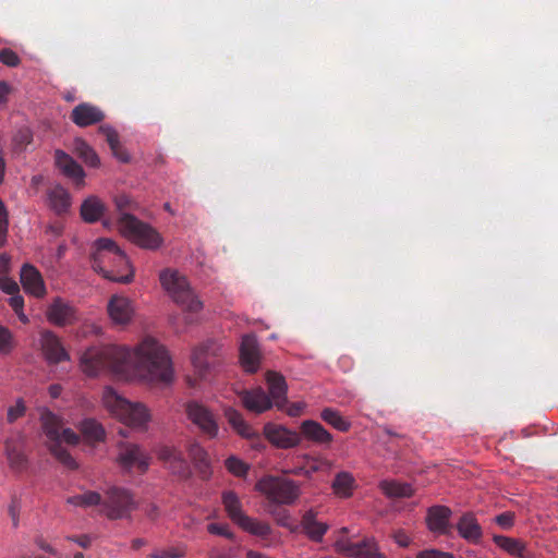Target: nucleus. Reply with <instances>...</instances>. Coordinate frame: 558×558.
<instances>
[{"label":"nucleus","instance_id":"obj_1","mask_svg":"<svg viewBox=\"0 0 558 558\" xmlns=\"http://www.w3.org/2000/svg\"><path fill=\"white\" fill-rule=\"evenodd\" d=\"M81 368L87 376L102 371L125 375L131 368L151 383L170 384L173 369L166 349L154 338H144L133 350L119 345L87 349L81 357Z\"/></svg>","mask_w":558,"mask_h":558},{"label":"nucleus","instance_id":"obj_2","mask_svg":"<svg viewBox=\"0 0 558 558\" xmlns=\"http://www.w3.org/2000/svg\"><path fill=\"white\" fill-rule=\"evenodd\" d=\"M95 246L92 254V268L95 271L116 282L129 283L133 280L130 260L116 242L101 238L95 242Z\"/></svg>","mask_w":558,"mask_h":558},{"label":"nucleus","instance_id":"obj_3","mask_svg":"<svg viewBox=\"0 0 558 558\" xmlns=\"http://www.w3.org/2000/svg\"><path fill=\"white\" fill-rule=\"evenodd\" d=\"M40 423L43 432L47 438L50 452L56 459L70 470H75L77 463L74 458L62 447V442L76 445L78 435L71 428H64L61 418L49 410H45L40 414Z\"/></svg>","mask_w":558,"mask_h":558},{"label":"nucleus","instance_id":"obj_4","mask_svg":"<svg viewBox=\"0 0 558 558\" xmlns=\"http://www.w3.org/2000/svg\"><path fill=\"white\" fill-rule=\"evenodd\" d=\"M114 201L117 208L121 211L118 223L123 235L141 247L148 250L158 248L162 242L160 234L149 225L142 222L133 215L123 213V210L131 205L130 197L119 195Z\"/></svg>","mask_w":558,"mask_h":558},{"label":"nucleus","instance_id":"obj_5","mask_svg":"<svg viewBox=\"0 0 558 558\" xmlns=\"http://www.w3.org/2000/svg\"><path fill=\"white\" fill-rule=\"evenodd\" d=\"M159 279L162 288L183 311L198 313L203 308L202 301L179 271L165 269L160 272Z\"/></svg>","mask_w":558,"mask_h":558},{"label":"nucleus","instance_id":"obj_6","mask_svg":"<svg viewBox=\"0 0 558 558\" xmlns=\"http://www.w3.org/2000/svg\"><path fill=\"white\" fill-rule=\"evenodd\" d=\"M255 490L276 506L292 505L301 495V487L298 482L275 475H265L258 480L255 484Z\"/></svg>","mask_w":558,"mask_h":558},{"label":"nucleus","instance_id":"obj_7","mask_svg":"<svg viewBox=\"0 0 558 558\" xmlns=\"http://www.w3.org/2000/svg\"><path fill=\"white\" fill-rule=\"evenodd\" d=\"M102 402L111 414L126 425L142 427L149 420V413L145 405L125 400L112 388L105 389Z\"/></svg>","mask_w":558,"mask_h":558},{"label":"nucleus","instance_id":"obj_8","mask_svg":"<svg viewBox=\"0 0 558 558\" xmlns=\"http://www.w3.org/2000/svg\"><path fill=\"white\" fill-rule=\"evenodd\" d=\"M222 504L228 517L245 532L260 537H267L271 533L268 523L253 519L243 512L241 501L234 492H225Z\"/></svg>","mask_w":558,"mask_h":558},{"label":"nucleus","instance_id":"obj_9","mask_svg":"<svg viewBox=\"0 0 558 558\" xmlns=\"http://www.w3.org/2000/svg\"><path fill=\"white\" fill-rule=\"evenodd\" d=\"M137 507L132 494L124 488L110 487L101 498L100 512L110 520L130 518Z\"/></svg>","mask_w":558,"mask_h":558},{"label":"nucleus","instance_id":"obj_10","mask_svg":"<svg viewBox=\"0 0 558 558\" xmlns=\"http://www.w3.org/2000/svg\"><path fill=\"white\" fill-rule=\"evenodd\" d=\"M187 418L209 439L218 436L219 425L216 415L203 403L192 400L185 403Z\"/></svg>","mask_w":558,"mask_h":558},{"label":"nucleus","instance_id":"obj_11","mask_svg":"<svg viewBox=\"0 0 558 558\" xmlns=\"http://www.w3.org/2000/svg\"><path fill=\"white\" fill-rule=\"evenodd\" d=\"M46 317L51 324L64 327L78 322V312L73 304L57 296L47 307Z\"/></svg>","mask_w":558,"mask_h":558},{"label":"nucleus","instance_id":"obj_12","mask_svg":"<svg viewBox=\"0 0 558 558\" xmlns=\"http://www.w3.org/2000/svg\"><path fill=\"white\" fill-rule=\"evenodd\" d=\"M149 460V456L140 446L130 442L120 445L117 461L123 469L135 468L141 473H145L148 470Z\"/></svg>","mask_w":558,"mask_h":558},{"label":"nucleus","instance_id":"obj_13","mask_svg":"<svg viewBox=\"0 0 558 558\" xmlns=\"http://www.w3.org/2000/svg\"><path fill=\"white\" fill-rule=\"evenodd\" d=\"M335 549L337 553L354 558H385L373 539L359 543L339 539L335 543Z\"/></svg>","mask_w":558,"mask_h":558},{"label":"nucleus","instance_id":"obj_14","mask_svg":"<svg viewBox=\"0 0 558 558\" xmlns=\"http://www.w3.org/2000/svg\"><path fill=\"white\" fill-rule=\"evenodd\" d=\"M219 347L209 340L197 347L192 354V363L201 378H205L209 371L216 365Z\"/></svg>","mask_w":558,"mask_h":558},{"label":"nucleus","instance_id":"obj_15","mask_svg":"<svg viewBox=\"0 0 558 558\" xmlns=\"http://www.w3.org/2000/svg\"><path fill=\"white\" fill-rule=\"evenodd\" d=\"M265 437L274 446L282 449L293 448L300 445L301 435L282 425L268 423L264 426Z\"/></svg>","mask_w":558,"mask_h":558},{"label":"nucleus","instance_id":"obj_16","mask_svg":"<svg viewBox=\"0 0 558 558\" xmlns=\"http://www.w3.org/2000/svg\"><path fill=\"white\" fill-rule=\"evenodd\" d=\"M157 456L173 474L181 477H187L190 475L189 463L183 458V453L175 447L167 445L160 446L157 450Z\"/></svg>","mask_w":558,"mask_h":558},{"label":"nucleus","instance_id":"obj_17","mask_svg":"<svg viewBox=\"0 0 558 558\" xmlns=\"http://www.w3.org/2000/svg\"><path fill=\"white\" fill-rule=\"evenodd\" d=\"M40 344L46 360L51 364H57L70 359L59 337L50 330L41 332Z\"/></svg>","mask_w":558,"mask_h":558},{"label":"nucleus","instance_id":"obj_18","mask_svg":"<svg viewBox=\"0 0 558 558\" xmlns=\"http://www.w3.org/2000/svg\"><path fill=\"white\" fill-rule=\"evenodd\" d=\"M104 111L89 102H82L75 106L71 112V120L80 128L97 124L105 119Z\"/></svg>","mask_w":558,"mask_h":558},{"label":"nucleus","instance_id":"obj_19","mask_svg":"<svg viewBox=\"0 0 558 558\" xmlns=\"http://www.w3.org/2000/svg\"><path fill=\"white\" fill-rule=\"evenodd\" d=\"M240 399L246 410L256 414L264 413L265 411L271 409L274 404L270 397L262 387H256L251 390H243L240 393Z\"/></svg>","mask_w":558,"mask_h":558},{"label":"nucleus","instance_id":"obj_20","mask_svg":"<svg viewBox=\"0 0 558 558\" xmlns=\"http://www.w3.org/2000/svg\"><path fill=\"white\" fill-rule=\"evenodd\" d=\"M452 511L446 506H433L427 512V525L430 531L441 534L450 535L453 526L450 523Z\"/></svg>","mask_w":558,"mask_h":558},{"label":"nucleus","instance_id":"obj_21","mask_svg":"<svg viewBox=\"0 0 558 558\" xmlns=\"http://www.w3.org/2000/svg\"><path fill=\"white\" fill-rule=\"evenodd\" d=\"M108 314L114 324L126 325L133 317L134 307L128 298L113 295L108 303Z\"/></svg>","mask_w":558,"mask_h":558},{"label":"nucleus","instance_id":"obj_22","mask_svg":"<svg viewBox=\"0 0 558 558\" xmlns=\"http://www.w3.org/2000/svg\"><path fill=\"white\" fill-rule=\"evenodd\" d=\"M240 360L243 368L248 373H255L259 366V352L255 336L242 337L240 347Z\"/></svg>","mask_w":558,"mask_h":558},{"label":"nucleus","instance_id":"obj_23","mask_svg":"<svg viewBox=\"0 0 558 558\" xmlns=\"http://www.w3.org/2000/svg\"><path fill=\"white\" fill-rule=\"evenodd\" d=\"M266 381L269 389L268 396L270 397L272 403L277 407L278 410H284L288 403V386L284 377L279 373L269 371L266 373Z\"/></svg>","mask_w":558,"mask_h":558},{"label":"nucleus","instance_id":"obj_24","mask_svg":"<svg viewBox=\"0 0 558 558\" xmlns=\"http://www.w3.org/2000/svg\"><path fill=\"white\" fill-rule=\"evenodd\" d=\"M21 283L24 290L36 298L46 294V287L40 272L31 264H24L21 269Z\"/></svg>","mask_w":558,"mask_h":558},{"label":"nucleus","instance_id":"obj_25","mask_svg":"<svg viewBox=\"0 0 558 558\" xmlns=\"http://www.w3.org/2000/svg\"><path fill=\"white\" fill-rule=\"evenodd\" d=\"M56 165L65 177L73 180L76 186L84 185L85 172L70 155L62 150H57Z\"/></svg>","mask_w":558,"mask_h":558},{"label":"nucleus","instance_id":"obj_26","mask_svg":"<svg viewBox=\"0 0 558 558\" xmlns=\"http://www.w3.org/2000/svg\"><path fill=\"white\" fill-rule=\"evenodd\" d=\"M457 531L459 535L472 544H478L483 536V531L472 512L462 514L457 522Z\"/></svg>","mask_w":558,"mask_h":558},{"label":"nucleus","instance_id":"obj_27","mask_svg":"<svg viewBox=\"0 0 558 558\" xmlns=\"http://www.w3.org/2000/svg\"><path fill=\"white\" fill-rule=\"evenodd\" d=\"M301 438L313 441L317 445L329 446L332 442V435L318 422L313 420H306L302 422L301 426Z\"/></svg>","mask_w":558,"mask_h":558},{"label":"nucleus","instance_id":"obj_28","mask_svg":"<svg viewBox=\"0 0 558 558\" xmlns=\"http://www.w3.org/2000/svg\"><path fill=\"white\" fill-rule=\"evenodd\" d=\"M5 456L9 465L14 471H22L26 466V457L23 451V439L21 436L10 437L4 442Z\"/></svg>","mask_w":558,"mask_h":558},{"label":"nucleus","instance_id":"obj_29","mask_svg":"<svg viewBox=\"0 0 558 558\" xmlns=\"http://www.w3.org/2000/svg\"><path fill=\"white\" fill-rule=\"evenodd\" d=\"M316 517L317 514L314 510L306 511L302 517L301 527L310 539L322 542L329 526L327 523L318 521Z\"/></svg>","mask_w":558,"mask_h":558},{"label":"nucleus","instance_id":"obj_30","mask_svg":"<svg viewBox=\"0 0 558 558\" xmlns=\"http://www.w3.org/2000/svg\"><path fill=\"white\" fill-rule=\"evenodd\" d=\"M106 211L104 202L97 196H88L81 205L80 214L87 223L99 221Z\"/></svg>","mask_w":558,"mask_h":558},{"label":"nucleus","instance_id":"obj_31","mask_svg":"<svg viewBox=\"0 0 558 558\" xmlns=\"http://www.w3.org/2000/svg\"><path fill=\"white\" fill-rule=\"evenodd\" d=\"M49 207L57 215H63L68 213L71 207V195L61 185H56L48 192Z\"/></svg>","mask_w":558,"mask_h":558},{"label":"nucleus","instance_id":"obj_32","mask_svg":"<svg viewBox=\"0 0 558 558\" xmlns=\"http://www.w3.org/2000/svg\"><path fill=\"white\" fill-rule=\"evenodd\" d=\"M225 416L230 424V426L240 436L251 439L257 437V433L253 429V427L243 418V415L233 408H227L225 410Z\"/></svg>","mask_w":558,"mask_h":558},{"label":"nucleus","instance_id":"obj_33","mask_svg":"<svg viewBox=\"0 0 558 558\" xmlns=\"http://www.w3.org/2000/svg\"><path fill=\"white\" fill-rule=\"evenodd\" d=\"M98 132L101 133L113 154V156L122 162H129L130 156L126 150L122 147L119 140V134L110 125H100Z\"/></svg>","mask_w":558,"mask_h":558},{"label":"nucleus","instance_id":"obj_34","mask_svg":"<svg viewBox=\"0 0 558 558\" xmlns=\"http://www.w3.org/2000/svg\"><path fill=\"white\" fill-rule=\"evenodd\" d=\"M98 132L101 133L113 154V156L122 162H129L130 156L126 150L122 147L119 140V134L110 125H100Z\"/></svg>","mask_w":558,"mask_h":558},{"label":"nucleus","instance_id":"obj_35","mask_svg":"<svg viewBox=\"0 0 558 558\" xmlns=\"http://www.w3.org/2000/svg\"><path fill=\"white\" fill-rule=\"evenodd\" d=\"M379 487L389 498H408L414 494V489L410 484L398 481H383Z\"/></svg>","mask_w":558,"mask_h":558},{"label":"nucleus","instance_id":"obj_36","mask_svg":"<svg viewBox=\"0 0 558 558\" xmlns=\"http://www.w3.org/2000/svg\"><path fill=\"white\" fill-rule=\"evenodd\" d=\"M80 430L88 442L104 441L106 437L105 428L94 418H85L80 424Z\"/></svg>","mask_w":558,"mask_h":558},{"label":"nucleus","instance_id":"obj_37","mask_svg":"<svg viewBox=\"0 0 558 558\" xmlns=\"http://www.w3.org/2000/svg\"><path fill=\"white\" fill-rule=\"evenodd\" d=\"M187 451L190 458L195 464V468L203 474V476H207L210 462L206 450L198 442H192L190 444Z\"/></svg>","mask_w":558,"mask_h":558},{"label":"nucleus","instance_id":"obj_38","mask_svg":"<svg viewBox=\"0 0 558 558\" xmlns=\"http://www.w3.org/2000/svg\"><path fill=\"white\" fill-rule=\"evenodd\" d=\"M493 541L498 547L510 555L518 557H524L525 555V544L517 538H511L504 535H494Z\"/></svg>","mask_w":558,"mask_h":558},{"label":"nucleus","instance_id":"obj_39","mask_svg":"<svg viewBox=\"0 0 558 558\" xmlns=\"http://www.w3.org/2000/svg\"><path fill=\"white\" fill-rule=\"evenodd\" d=\"M353 485V476L348 472H340L332 482V489L336 495L347 498L352 495Z\"/></svg>","mask_w":558,"mask_h":558},{"label":"nucleus","instance_id":"obj_40","mask_svg":"<svg viewBox=\"0 0 558 558\" xmlns=\"http://www.w3.org/2000/svg\"><path fill=\"white\" fill-rule=\"evenodd\" d=\"M320 417L333 428L340 432H348L351 428V423L345 420L339 411L331 408H326L322 411Z\"/></svg>","mask_w":558,"mask_h":558},{"label":"nucleus","instance_id":"obj_41","mask_svg":"<svg viewBox=\"0 0 558 558\" xmlns=\"http://www.w3.org/2000/svg\"><path fill=\"white\" fill-rule=\"evenodd\" d=\"M68 504L76 506V507H92V506H100L101 504V495L96 492H85L84 494L75 495L68 498Z\"/></svg>","mask_w":558,"mask_h":558},{"label":"nucleus","instance_id":"obj_42","mask_svg":"<svg viewBox=\"0 0 558 558\" xmlns=\"http://www.w3.org/2000/svg\"><path fill=\"white\" fill-rule=\"evenodd\" d=\"M76 153L83 161L89 167H98L100 163L99 157L96 151L85 142L80 141L76 143Z\"/></svg>","mask_w":558,"mask_h":558},{"label":"nucleus","instance_id":"obj_43","mask_svg":"<svg viewBox=\"0 0 558 558\" xmlns=\"http://www.w3.org/2000/svg\"><path fill=\"white\" fill-rule=\"evenodd\" d=\"M15 347V341L9 328L0 325V354H10Z\"/></svg>","mask_w":558,"mask_h":558},{"label":"nucleus","instance_id":"obj_44","mask_svg":"<svg viewBox=\"0 0 558 558\" xmlns=\"http://www.w3.org/2000/svg\"><path fill=\"white\" fill-rule=\"evenodd\" d=\"M226 468L235 476H244L248 471V465L235 457L226 460Z\"/></svg>","mask_w":558,"mask_h":558},{"label":"nucleus","instance_id":"obj_45","mask_svg":"<svg viewBox=\"0 0 558 558\" xmlns=\"http://www.w3.org/2000/svg\"><path fill=\"white\" fill-rule=\"evenodd\" d=\"M21 508H22L21 498L16 495H13L11 497V501L8 507V512H9V515L12 520V524L14 527H16L19 525Z\"/></svg>","mask_w":558,"mask_h":558},{"label":"nucleus","instance_id":"obj_46","mask_svg":"<svg viewBox=\"0 0 558 558\" xmlns=\"http://www.w3.org/2000/svg\"><path fill=\"white\" fill-rule=\"evenodd\" d=\"M0 62L4 65L15 68L20 64L21 59L12 49L3 48L0 50Z\"/></svg>","mask_w":558,"mask_h":558},{"label":"nucleus","instance_id":"obj_47","mask_svg":"<svg viewBox=\"0 0 558 558\" xmlns=\"http://www.w3.org/2000/svg\"><path fill=\"white\" fill-rule=\"evenodd\" d=\"M26 407L22 399H19L15 405L8 409L7 420L9 423H14L17 418L25 414Z\"/></svg>","mask_w":558,"mask_h":558},{"label":"nucleus","instance_id":"obj_48","mask_svg":"<svg viewBox=\"0 0 558 558\" xmlns=\"http://www.w3.org/2000/svg\"><path fill=\"white\" fill-rule=\"evenodd\" d=\"M210 534L220 535L229 539L234 538V534L230 531L227 524L210 523L207 526Z\"/></svg>","mask_w":558,"mask_h":558},{"label":"nucleus","instance_id":"obj_49","mask_svg":"<svg viewBox=\"0 0 558 558\" xmlns=\"http://www.w3.org/2000/svg\"><path fill=\"white\" fill-rule=\"evenodd\" d=\"M0 289L9 295L20 292V288L16 281H14L12 278H9L8 276L0 277Z\"/></svg>","mask_w":558,"mask_h":558},{"label":"nucleus","instance_id":"obj_50","mask_svg":"<svg viewBox=\"0 0 558 558\" xmlns=\"http://www.w3.org/2000/svg\"><path fill=\"white\" fill-rule=\"evenodd\" d=\"M317 471V466L313 465L311 469L304 466H295L290 469H283L282 473L286 475H305L310 477L313 472Z\"/></svg>","mask_w":558,"mask_h":558},{"label":"nucleus","instance_id":"obj_51","mask_svg":"<svg viewBox=\"0 0 558 558\" xmlns=\"http://www.w3.org/2000/svg\"><path fill=\"white\" fill-rule=\"evenodd\" d=\"M514 517L511 512H504L495 518V522L502 529L507 530L513 525Z\"/></svg>","mask_w":558,"mask_h":558},{"label":"nucleus","instance_id":"obj_52","mask_svg":"<svg viewBox=\"0 0 558 558\" xmlns=\"http://www.w3.org/2000/svg\"><path fill=\"white\" fill-rule=\"evenodd\" d=\"M9 304L15 313H19L24 307V299L20 294V292L16 294H11V298L9 299Z\"/></svg>","mask_w":558,"mask_h":558},{"label":"nucleus","instance_id":"obj_53","mask_svg":"<svg viewBox=\"0 0 558 558\" xmlns=\"http://www.w3.org/2000/svg\"><path fill=\"white\" fill-rule=\"evenodd\" d=\"M271 514L275 517L279 525L286 527L289 526L290 515L287 510L271 511Z\"/></svg>","mask_w":558,"mask_h":558},{"label":"nucleus","instance_id":"obj_54","mask_svg":"<svg viewBox=\"0 0 558 558\" xmlns=\"http://www.w3.org/2000/svg\"><path fill=\"white\" fill-rule=\"evenodd\" d=\"M180 556H181L180 553L174 551L173 549H170V550L155 551L151 555H149L147 558H179Z\"/></svg>","mask_w":558,"mask_h":558},{"label":"nucleus","instance_id":"obj_55","mask_svg":"<svg viewBox=\"0 0 558 558\" xmlns=\"http://www.w3.org/2000/svg\"><path fill=\"white\" fill-rule=\"evenodd\" d=\"M305 408V404L302 403V402H294L292 404H290L288 408H287V414L289 416H292V417H295V416H299L301 415V413L303 412Z\"/></svg>","mask_w":558,"mask_h":558},{"label":"nucleus","instance_id":"obj_56","mask_svg":"<svg viewBox=\"0 0 558 558\" xmlns=\"http://www.w3.org/2000/svg\"><path fill=\"white\" fill-rule=\"evenodd\" d=\"M10 271V257L7 254L0 255V277L8 276Z\"/></svg>","mask_w":558,"mask_h":558},{"label":"nucleus","instance_id":"obj_57","mask_svg":"<svg viewBox=\"0 0 558 558\" xmlns=\"http://www.w3.org/2000/svg\"><path fill=\"white\" fill-rule=\"evenodd\" d=\"M69 541L76 543L83 548H87L90 546L92 539L88 535H80V536H70Z\"/></svg>","mask_w":558,"mask_h":558},{"label":"nucleus","instance_id":"obj_58","mask_svg":"<svg viewBox=\"0 0 558 558\" xmlns=\"http://www.w3.org/2000/svg\"><path fill=\"white\" fill-rule=\"evenodd\" d=\"M35 543L40 549L45 550L46 553H49L53 556H59V553L52 546H50L43 537H37Z\"/></svg>","mask_w":558,"mask_h":558},{"label":"nucleus","instance_id":"obj_59","mask_svg":"<svg viewBox=\"0 0 558 558\" xmlns=\"http://www.w3.org/2000/svg\"><path fill=\"white\" fill-rule=\"evenodd\" d=\"M395 541L398 545L401 547H407L410 544V537L407 535V533L399 531L395 534Z\"/></svg>","mask_w":558,"mask_h":558},{"label":"nucleus","instance_id":"obj_60","mask_svg":"<svg viewBox=\"0 0 558 558\" xmlns=\"http://www.w3.org/2000/svg\"><path fill=\"white\" fill-rule=\"evenodd\" d=\"M10 85L5 82H0V105L7 102V97L10 93Z\"/></svg>","mask_w":558,"mask_h":558},{"label":"nucleus","instance_id":"obj_61","mask_svg":"<svg viewBox=\"0 0 558 558\" xmlns=\"http://www.w3.org/2000/svg\"><path fill=\"white\" fill-rule=\"evenodd\" d=\"M62 231H63V227L61 223H53V225H49L47 227V230L46 232L48 233H52L53 235L56 236H59L62 234Z\"/></svg>","mask_w":558,"mask_h":558},{"label":"nucleus","instance_id":"obj_62","mask_svg":"<svg viewBox=\"0 0 558 558\" xmlns=\"http://www.w3.org/2000/svg\"><path fill=\"white\" fill-rule=\"evenodd\" d=\"M146 515L150 519V520H156L159 515V509L156 505H149L146 509Z\"/></svg>","mask_w":558,"mask_h":558},{"label":"nucleus","instance_id":"obj_63","mask_svg":"<svg viewBox=\"0 0 558 558\" xmlns=\"http://www.w3.org/2000/svg\"><path fill=\"white\" fill-rule=\"evenodd\" d=\"M61 386L60 385H51L49 387V395L51 398L56 399L60 396L61 393Z\"/></svg>","mask_w":558,"mask_h":558},{"label":"nucleus","instance_id":"obj_64","mask_svg":"<svg viewBox=\"0 0 558 558\" xmlns=\"http://www.w3.org/2000/svg\"><path fill=\"white\" fill-rule=\"evenodd\" d=\"M146 544H147V541H146V539H144V538H134V539L132 541V548H133L134 550H137V549H140L142 546H145Z\"/></svg>","mask_w":558,"mask_h":558}]
</instances>
